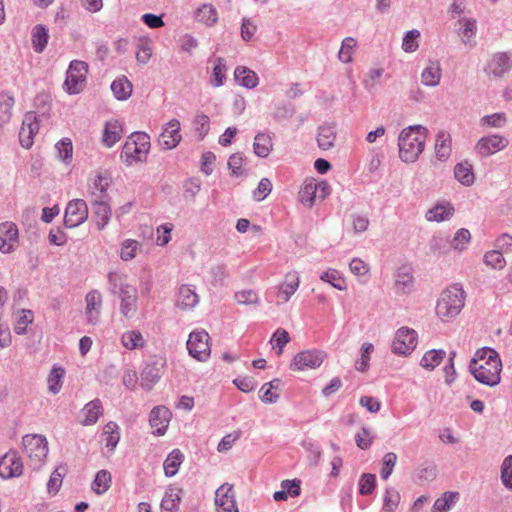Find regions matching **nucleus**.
Segmentation results:
<instances>
[{
    "mask_svg": "<svg viewBox=\"0 0 512 512\" xmlns=\"http://www.w3.org/2000/svg\"><path fill=\"white\" fill-rule=\"evenodd\" d=\"M435 154L438 160L446 161L451 154V137L445 131H440L436 136Z\"/></svg>",
    "mask_w": 512,
    "mask_h": 512,
    "instance_id": "31",
    "label": "nucleus"
},
{
    "mask_svg": "<svg viewBox=\"0 0 512 512\" xmlns=\"http://www.w3.org/2000/svg\"><path fill=\"white\" fill-rule=\"evenodd\" d=\"M195 18L198 22L211 26L217 22L218 14L211 4H204L196 10Z\"/></svg>",
    "mask_w": 512,
    "mask_h": 512,
    "instance_id": "45",
    "label": "nucleus"
},
{
    "mask_svg": "<svg viewBox=\"0 0 512 512\" xmlns=\"http://www.w3.org/2000/svg\"><path fill=\"white\" fill-rule=\"evenodd\" d=\"M330 193L331 187L327 181H316L313 178H307L300 188L299 200L303 205L311 208L316 199L324 200Z\"/></svg>",
    "mask_w": 512,
    "mask_h": 512,
    "instance_id": "5",
    "label": "nucleus"
},
{
    "mask_svg": "<svg viewBox=\"0 0 512 512\" xmlns=\"http://www.w3.org/2000/svg\"><path fill=\"white\" fill-rule=\"evenodd\" d=\"M299 284L300 280L297 272L287 273L284 282L280 285L277 292V304L288 302L291 296L297 291Z\"/></svg>",
    "mask_w": 512,
    "mask_h": 512,
    "instance_id": "20",
    "label": "nucleus"
},
{
    "mask_svg": "<svg viewBox=\"0 0 512 512\" xmlns=\"http://www.w3.org/2000/svg\"><path fill=\"white\" fill-rule=\"evenodd\" d=\"M65 370L62 367L54 366L48 376V390L52 394L60 392L62 387V379L64 377Z\"/></svg>",
    "mask_w": 512,
    "mask_h": 512,
    "instance_id": "50",
    "label": "nucleus"
},
{
    "mask_svg": "<svg viewBox=\"0 0 512 512\" xmlns=\"http://www.w3.org/2000/svg\"><path fill=\"white\" fill-rule=\"evenodd\" d=\"M15 98L8 92H0V127L10 122L13 116Z\"/></svg>",
    "mask_w": 512,
    "mask_h": 512,
    "instance_id": "29",
    "label": "nucleus"
},
{
    "mask_svg": "<svg viewBox=\"0 0 512 512\" xmlns=\"http://www.w3.org/2000/svg\"><path fill=\"white\" fill-rule=\"evenodd\" d=\"M469 370L478 382L491 387L497 385L502 370L498 352L490 347L478 349L470 362Z\"/></svg>",
    "mask_w": 512,
    "mask_h": 512,
    "instance_id": "1",
    "label": "nucleus"
},
{
    "mask_svg": "<svg viewBox=\"0 0 512 512\" xmlns=\"http://www.w3.org/2000/svg\"><path fill=\"white\" fill-rule=\"evenodd\" d=\"M455 178L463 185L470 186L474 183L472 165L467 161L458 163L454 168Z\"/></svg>",
    "mask_w": 512,
    "mask_h": 512,
    "instance_id": "42",
    "label": "nucleus"
},
{
    "mask_svg": "<svg viewBox=\"0 0 512 512\" xmlns=\"http://www.w3.org/2000/svg\"><path fill=\"white\" fill-rule=\"evenodd\" d=\"M235 80L243 87L252 89L258 85L257 74L247 67L238 66L234 71Z\"/></svg>",
    "mask_w": 512,
    "mask_h": 512,
    "instance_id": "32",
    "label": "nucleus"
},
{
    "mask_svg": "<svg viewBox=\"0 0 512 512\" xmlns=\"http://www.w3.org/2000/svg\"><path fill=\"white\" fill-rule=\"evenodd\" d=\"M420 37V32L416 29L408 31L402 42V49L407 53L415 52L418 47V41L417 39Z\"/></svg>",
    "mask_w": 512,
    "mask_h": 512,
    "instance_id": "61",
    "label": "nucleus"
},
{
    "mask_svg": "<svg viewBox=\"0 0 512 512\" xmlns=\"http://www.w3.org/2000/svg\"><path fill=\"white\" fill-rule=\"evenodd\" d=\"M501 481L507 489L512 491V455L505 457L502 462Z\"/></svg>",
    "mask_w": 512,
    "mask_h": 512,
    "instance_id": "60",
    "label": "nucleus"
},
{
    "mask_svg": "<svg viewBox=\"0 0 512 512\" xmlns=\"http://www.w3.org/2000/svg\"><path fill=\"white\" fill-rule=\"evenodd\" d=\"M509 145V140L501 135L484 136L475 145V151L481 157H488L498 151L504 150Z\"/></svg>",
    "mask_w": 512,
    "mask_h": 512,
    "instance_id": "11",
    "label": "nucleus"
},
{
    "mask_svg": "<svg viewBox=\"0 0 512 512\" xmlns=\"http://www.w3.org/2000/svg\"><path fill=\"white\" fill-rule=\"evenodd\" d=\"M418 335L414 329L401 327L396 331L391 350L394 354L409 355L417 345Z\"/></svg>",
    "mask_w": 512,
    "mask_h": 512,
    "instance_id": "7",
    "label": "nucleus"
},
{
    "mask_svg": "<svg viewBox=\"0 0 512 512\" xmlns=\"http://www.w3.org/2000/svg\"><path fill=\"white\" fill-rule=\"evenodd\" d=\"M22 443L25 453L31 460L41 463L47 457L48 442L44 436L38 434L25 435Z\"/></svg>",
    "mask_w": 512,
    "mask_h": 512,
    "instance_id": "9",
    "label": "nucleus"
},
{
    "mask_svg": "<svg viewBox=\"0 0 512 512\" xmlns=\"http://www.w3.org/2000/svg\"><path fill=\"white\" fill-rule=\"evenodd\" d=\"M111 90L118 100L124 101L131 96L132 84L127 77H118L112 82Z\"/></svg>",
    "mask_w": 512,
    "mask_h": 512,
    "instance_id": "39",
    "label": "nucleus"
},
{
    "mask_svg": "<svg viewBox=\"0 0 512 512\" xmlns=\"http://www.w3.org/2000/svg\"><path fill=\"white\" fill-rule=\"evenodd\" d=\"M414 287V278L412 268L408 265H402L397 269L395 275V290L399 294H408Z\"/></svg>",
    "mask_w": 512,
    "mask_h": 512,
    "instance_id": "21",
    "label": "nucleus"
},
{
    "mask_svg": "<svg viewBox=\"0 0 512 512\" xmlns=\"http://www.w3.org/2000/svg\"><path fill=\"white\" fill-rule=\"evenodd\" d=\"M103 414V406L100 399L96 398L88 402L81 410L83 418L80 423L84 426L95 424L99 417Z\"/></svg>",
    "mask_w": 512,
    "mask_h": 512,
    "instance_id": "25",
    "label": "nucleus"
},
{
    "mask_svg": "<svg viewBox=\"0 0 512 512\" xmlns=\"http://www.w3.org/2000/svg\"><path fill=\"white\" fill-rule=\"evenodd\" d=\"M512 68V52H498L488 62L485 72L488 76L500 78Z\"/></svg>",
    "mask_w": 512,
    "mask_h": 512,
    "instance_id": "15",
    "label": "nucleus"
},
{
    "mask_svg": "<svg viewBox=\"0 0 512 512\" xmlns=\"http://www.w3.org/2000/svg\"><path fill=\"white\" fill-rule=\"evenodd\" d=\"M162 376L161 368L156 364H148L141 372V386L151 390Z\"/></svg>",
    "mask_w": 512,
    "mask_h": 512,
    "instance_id": "30",
    "label": "nucleus"
},
{
    "mask_svg": "<svg viewBox=\"0 0 512 512\" xmlns=\"http://www.w3.org/2000/svg\"><path fill=\"white\" fill-rule=\"evenodd\" d=\"M180 500V490L170 489L165 493L161 501V508L167 512H176L178 510Z\"/></svg>",
    "mask_w": 512,
    "mask_h": 512,
    "instance_id": "48",
    "label": "nucleus"
},
{
    "mask_svg": "<svg viewBox=\"0 0 512 512\" xmlns=\"http://www.w3.org/2000/svg\"><path fill=\"white\" fill-rule=\"evenodd\" d=\"M31 36L34 51L42 53L46 48L49 39L47 28L42 24L35 25L32 29Z\"/></svg>",
    "mask_w": 512,
    "mask_h": 512,
    "instance_id": "36",
    "label": "nucleus"
},
{
    "mask_svg": "<svg viewBox=\"0 0 512 512\" xmlns=\"http://www.w3.org/2000/svg\"><path fill=\"white\" fill-rule=\"evenodd\" d=\"M55 148L61 161L69 163L72 160L73 146L70 139L64 138L60 140L55 145Z\"/></svg>",
    "mask_w": 512,
    "mask_h": 512,
    "instance_id": "55",
    "label": "nucleus"
},
{
    "mask_svg": "<svg viewBox=\"0 0 512 512\" xmlns=\"http://www.w3.org/2000/svg\"><path fill=\"white\" fill-rule=\"evenodd\" d=\"M325 354L319 350H307L298 353L291 364L293 370L315 369L321 366Z\"/></svg>",
    "mask_w": 512,
    "mask_h": 512,
    "instance_id": "16",
    "label": "nucleus"
},
{
    "mask_svg": "<svg viewBox=\"0 0 512 512\" xmlns=\"http://www.w3.org/2000/svg\"><path fill=\"white\" fill-rule=\"evenodd\" d=\"M19 244L18 227L13 222H3L0 224V251L2 253H11Z\"/></svg>",
    "mask_w": 512,
    "mask_h": 512,
    "instance_id": "17",
    "label": "nucleus"
},
{
    "mask_svg": "<svg viewBox=\"0 0 512 512\" xmlns=\"http://www.w3.org/2000/svg\"><path fill=\"white\" fill-rule=\"evenodd\" d=\"M39 131V121L35 112L30 111L24 115L19 131V141L23 148L29 149L33 145L34 136Z\"/></svg>",
    "mask_w": 512,
    "mask_h": 512,
    "instance_id": "12",
    "label": "nucleus"
},
{
    "mask_svg": "<svg viewBox=\"0 0 512 512\" xmlns=\"http://www.w3.org/2000/svg\"><path fill=\"white\" fill-rule=\"evenodd\" d=\"M483 261L487 266L494 269H502L506 265V261L499 250H491L484 254Z\"/></svg>",
    "mask_w": 512,
    "mask_h": 512,
    "instance_id": "54",
    "label": "nucleus"
},
{
    "mask_svg": "<svg viewBox=\"0 0 512 512\" xmlns=\"http://www.w3.org/2000/svg\"><path fill=\"white\" fill-rule=\"evenodd\" d=\"M227 66L226 60L222 57H217L214 60L213 71L209 79V83L212 87H220L226 80Z\"/></svg>",
    "mask_w": 512,
    "mask_h": 512,
    "instance_id": "38",
    "label": "nucleus"
},
{
    "mask_svg": "<svg viewBox=\"0 0 512 512\" xmlns=\"http://www.w3.org/2000/svg\"><path fill=\"white\" fill-rule=\"evenodd\" d=\"M88 218V206L83 199L71 200L65 209L64 224L74 228L84 223Z\"/></svg>",
    "mask_w": 512,
    "mask_h": 512,
    "instance_id": "10",
    "label": "nucleus"
},
{
    "mask_svg": "<svg viewBox=\"0 0 512 512\" xmlns=\"http://www.w3.org/2000/svg\"><path fill=\"white\" fill-rule=\"evenodd\" d=\"M149 149V135L144 132H133L122 147L120 159L128 166L144 162Z\"/></svg>",
    "mask_w": 512,
    "mask_h": 512,
    "instance_id": "4",
    "label": "nucleus"
},
{
    "mask_svg": "<svg viewBox=\"0 0 512 512\" xmlns=\"http://www.w3.org/2000/svg\"><path fill=\"white\" fill-rule=\"evenodd\" d=\"M122 345L128 350H134L142 348L145 344V340L138 330L126 331L121 336Z\"/></svg>",
    "mask_w": 512,
    "mask_h": 512,
    "instance_id": "44",
    "label": "nucleus"
},
{
    "mask_svg": "<svg viewBox=\"0 0 512 512\" xmlns=\"http://www.w3.org/2000/svg\"><path fill=\"white\" fill-rule=\"evenodd\" d=\"M34 321V313L30 309H18L15 312L14 332L17 335L27 333V327Z\"/></svg>",
    "mask_w": 512,
    "mask_h": 512,
    "instance_id": "35",
    "label": "nucleus"
},
{
    "mask_svg": "<svg viewBox=\"0 0 512 512\" xmlns=\"http://www.w3.org/2000/svg\"><path fill=\"white\" fill-rule=\"evenodd\" d=\"M193 128L194 131L198 133L199 140H203L210 129L209 117L205 114L197 115L193 121Z\"/></svg>",
    "mask_w": 512,
    "mask_h": 512,
    "instance_id": "62",
    "label": "nucleus"
},
{
    "mask_svg": "<svg viewBox=\"0 0 512 512\" xmlns=\"http://www.w3.org/2000/svg\"><path fill=\"white\" fill-rule=\"evenodd\" d=\"M209 338V334L205 330L191 332L187 340L189 354L199 361H205L211 352Z\"/></svg>",
    "mask_w": 512,
    "mask_h": 512,
    "instance_id": "8",
    "label": "nucleus"
},
{
    "mask_svg": "<svg viewBox=\"0 0 512 512\" xmlns=\"http://www.w3.org/2000/svg\"><path fill=\"white\" fill-rule=\"evenodd\" d=\"M211 283L214 286L223 285L224 280L228 277V272L224 264H218L210 268Z\"/></svg>",
    "mask_w": 512,
    "mask_h": 512,
    "instance_id": "64",
    "label": "nucleus"
},
{
    "mask_svg": "<svg viewBox=\"0 0 512 512\" xmlns=\"http://www.w3.org/2000/svg\"><path fill=\"white\" fill-rule=\"evenodd\" d=\"M441 65L437 60H430L421 74V82L425 86L435 87L441 80Z\"/></svg>",
    "mask_w": 512,
    "mask_h": 512,
    "instance_id": "27",
    "label": "nucleus"
},
{
    "mask_svg": "<svg viewBox=\"0 0 512 512\" xmlns=\"http://www.w3.org/2000/svg\"><path fill=\"white\" fill-rule=\"evenodd\" d=\"M337 137L336 127L334 124H322L317 130V144L321 150H329L335 146Z\"/></svg>",
    "mask_w": 512,
    "mask_h": 512,
    "instance_id": "24",
    "label": "nucleus"
},
{
    "mask_svg": "<svg viewBox=\"0 0 512 512\" xmlns=\"http://www.w3.org/2000/svg\"><path fill=\"white\" fill-rule=\"evenodd\" d=\"M465 292L461 286L455 284L445 289L436 305V314L442 321L455 318L464 307Z\"/></svg>",
    "mask_w": 512,
    "mask_h": 512,
    "instance_id": "3",
    "label": "nucleus"
},
{
    "mask_svg": "<svg viewBox=\"0 0 512 512\" xmlns=\"http://www.w3.org/2000/svg\"><path fill=\"white\" fill-rule=\"evenodd\" d=\"M93 214L96 218V225L99 230L105 228V226L109 223V220L112 215L111 207L109 202L107 203H93L92 206Z\"/></svg>",
    "mask_w": 512,
    "mask_h": 512,
    "instance_id": "40",
    "label": "nucleus"
},
{
    "mask_svg": "<svg viewBox=\"0 0 512 512\" xmlns=\"http://www.w3.org/2000/svg\"><path fill=\"white\" fill-rule=\"evenodd\" d=\"M108 291L112 295L123 296L129 288H135L127 280V275L120 272H109L107 275Z\"/></svg>",
    "mask_w": 512,
    "mask_h": 512,
    "instance_id": "22",
    "label": "nucleus"
},
{
    "mask_svg": "<svg viewBox=\"0 0 512 512\" xmlns=\"http://www.w3.org/2000/svg\"><path fill=\"white\" fill-rule=\"evenodd\" d=\"M136 59L141 64H146L152 56V45L149 39H140L137 45Z\"/></svg>",
    "mask_w": 512,
    "mask_h": 512,
    "instance_id": "58",
    "label": "nucleus"
},
{
    "mask_svg": "<svg viewBox=\"0 0 512 512\" xmlns=\"http://www.w3.org/2000/svg\"><path fill=\"white\" fill-rule=\"evenodd\" d=\"M111 484V474L107 470H100L96 473L94 481L92 482L91 488L92 490L101 495L105 493Z\"/></svg>",
    "mask_w": 512,
    "mask_h": 512,
    "instance_id": "47",
    "label": "nucleus"
},
{
    "mask_svg": "<svg viewBox=\"0 0 512 512\" xmlns=\"http://www.w3.org/2000/svg\"><path fill=\"white\" fill-rule=\"evenodd\" d=\"M140 244L138 241L133 239H126L121 244L120 257L123 261H129L135 258L136 252Z\"/></svg>",
    "mask_w": 512,
    "mask_h": 512,
    "instance_id": "56",
    "label": "nucleus"
},
{
    "mask_svg": "<svg viewBox=\"0 0 512 512\" xmlns=\"http://www.w3.org/2000/svg\"><path fill=\"white\" fill-rule=\"evenodd\" d=\"M215 505L218 512H239L231 484L224 483L216 490Z\"/></svg>",
    "mask_w": 512,
    "mask_h": 512,
    "instance_id": "14",
    "label": "nucleus"
},
{
    "mask_svg": "<svg viewBox=\"0 0 512 512\" xmlns=\"http://www.w3.org/2000/svg\"><path fill=\"white\" fill-rule=\"evenodd\" d=\"M272 147V139L269 134L260 132L255 136L253 150L258 157H268L272 150Z\"/></svg>",
    "mask_w": 512,
    "mask_h": 512,
    "instance_id": "37",
    "label": "nucleus"
},
{
    "mask_svg": "<svg viewBox=\"0 0 512 512\" xmlns=\"http://www.w3.org/2000/svg\"><path fill=\"white\" fill-rule=\"evenodd\" d=\"M120 299V313L125 318H132L135 316L138 309V291L137 288H129L126 290L123 296L119 297Z\"/></svg>",
    "mask_w": 512,
    "mask_h": 512,
    "instance_id": "23",
    "label": "nucleus"
},
{
    "mask_svg": "<svg viewBox=\"0 0 512 512\" xmlns=\"http://www.w3.org/2000/svg\"><path fill=\"white\" fill-rule=\"evenodd\" d=\"M172 417L171 411L163 406L159 405L154 407L149 415V423L154 428V434L157 436H163L169 426Z\"/></svg>",
    "mask_w": 512,
    "mask_h": 512,
    "instance_id": "19",
    "label": "nucleus"
},
{
    "mask_svg": "<svg viewBox=\"0 0 512 512\" xmlns=\"http://www.w3.org/2000/svg\"><path fill=\"white\" fill-rule=\"evenodd\" d=\"M445 356L446 352L442 349L429 350L423 355L420 365L427 370H433L443 361Z\"/></svg>",
    "mask_w": 512,
    "mask_h": 512,
    "instance_id": "43",
    "label": "nucleus"
},
{
    "mask_svg": "<svg viewBox=\"0 0 512 512\" xmlns=\"http://www.w3.org/2000/svg\"><path fill=\"white\" fill-rule=\"evenodd\" d=\"M507 118L505 113L497 112L490 115H485L480 119L482 127L502 128L505 126Z\"/></svg>",
    "mask_w": 512,
    "mask_h": 512,
    "instance_id": "53",
    "label": "nucleus"
},
{
    "mask_svg": "<svg viewBox=\"0 0 512 512\" xmlns=\"http://www.w3.org/2000/svg\"><path fill=\"white\" fill-rule=\"evenodd\" d=\"M23 464L15 451L7 452L0 458V477L9 479L22 474Z\"/></svg>",
    "mask_w": 512,
    "mask_h": 512,
    "instance_id": "18",
    "label": "nucleus"
},
{
    "mask_svg": "<svg viewBox=\"0 0 512 512\" xmlns=\"http://www.w3.org/2000/svg\"><path fill=\"white\" fill-rule=\"evenodd\" d=\"M122 134L123 128L120 121H107L102 134V142L106 147L111 148L121 139Z\"/></svg>",
    "mask_w": 512,
    "mask_h": 512,
    "instance_id": "26",
    "label": "nucleus"
},
{
    "mask_svg": "<svg viewBox=\"0 0 512 512\" xmlns=\"http://www.w3.org/2000/svg\"><path fill=\"white\" fill-rule=\"evenodd\" d=\"M376 487V476L371 473H364L359 479V493L361 495H370Z\"/></svg>",
    "mask_w": 512,
    "mask_h": 512,
    "instance_id": "57",
    "label": "nucleus"
},
{
    "mask_svg": "<svg viewBox=\"0 0 512 512\" xmlns=\"http://www.w3.org/2000/svg\"><path fill=\"white\" fill-rule=\"evenodd\" d=\"M323 282L331 284L334 288L343 291L346 289L345 280L341 277L340 273L335 269H328L320 275Z\"/></svg>",
    "mask_w": 512,
    "mask_h": 512,
    "instance_id": "52",
    "label": "nucleus"
},
{
    "mask_svg": "<svg viewBox=\"0 0 512 512\" xmlns=\"http://www.w3.org/2000/svg\"><path fill=\"white\" fill-rule=\"evenodd\" d=\"M453 212L454 207L450 203H439L429 209L425 217L428 221L441 222L448 220L453 215Z\"/></svg>",
    "mask_w": 512,
    "mask_h": 512,
    "instance_id": "33",
    "label": "nucleus"
},
{
    "mask_svg": "<svg viewBox=\"0 0 512 512\" xmlns=\"http://www.w3.org/2000/svg\"><path fill=\"white\" fill-rule=\"evenodd\" d=\"M427 129L421 125H412L403 129L398 137L399 157L406 163L415 162L422 153Z\"/></svg>",
    "mask_w": 512,
    "mask_h": 512,
    "instance_id": "2",
    "label": "nucleus"
},
{
    "mask_svg": "<svg viewBox=\"0 0 512 512\" xmlns=\"http://www.w3.org/2000/svg\"><path fill=\"white\" fill-rule=\"evenodd\" d=\"M461 28L462 41L465 44H469L471 39L475 37L477 32V22L472 18H462L459 20Z\"/></svg>",
    "mask_w": 512,
    "mask_h": 512,
    "instance_id": "51",
    "label": "nucleus"
},
{
    "mask_svg": "<svg viewBox=\"0 0 512 512\" xmlns=\"http://www.w3.org/2000/svg\"><path fill=\"white\" fill-rule=\"evenodd\" d=\"M184 460V455L179 449H173L166 457L163 468L167 477H173L177 474L179 467Z\"/></svg>",
    "mask_w": 512,
    "mask_h": 512,
    "instance_id": "34",
    "label": "nucleus"
},
{
    "mask_svg": "<svg viewBox=\"0 0 512 512\" xmlns=\"http://www.w3.org/2000/svg\"><path fill=\"white\" fill-rule=\"evenodd\" d=\"M355 46L356 41L352 37H347L343 40L341 49L338 53V57L343 63H349L352 60V51Z\"/></svg>",
    "mask_w": 512,
    "mask_h": 512,
    "instance_id": "63",
    "label": "nucleus"
},
{
    "mask_svg": "<svg viewBox=\"0 0 512 512\" xmlns=\"http://www.w3.org/2000/svg\"><path fill=\"white\" fill-rule=\"evenodd\" d=\"M397 455L394 452H388L383 456L382 469L380 476L382 479L387 480L393 472V469L397 462Z\"/></svg>",
    "mask_w": 512,
    "mask_h": 512,
    "instance_id": "59",
    "label": "nucleus"
},
{
    "mask_svg": "<svg viewBox=\"0 0 512 512\" xmlns=\"http://www.w3.org/2000/svg\"><path fill=\"white\" fill-rule=\"evenodd\" d=\"M177 306L182 309H190L199 303V296L189 285H182L178 291Z\"/></svg>",
    "mask_w": 512,
    "mask_h": 512,
    "instance_id": "28",
    "label": "nucleus"
},
{
    "mask_svg": "<svg viewBox=\"0 0 512 512\" xmlns=\"http://www.w3.org/2000/svg\"><path fill=\"white\" fill-rule=\"evenodd\" d=\"M104 442L106 447L114 450L120 440L119 426L113 422H108L103 429Z\"/></svg>",
    "mask_w": 512,
    "mask_h": 512,
    "instance_id": "46",
    "label": "nucleus"
},
{
    "mask_svg": "<svg viewBox=\"0 0 512 512\" xmlns=\"http://www.w3.org/2000/svg\"><path fill=\"white\" fill-rule=\"evenodd\" d=\"M458 492H445L433 504L432 512H448L457 502Z\"/></svg>",
    "mask_w": 512,
    "mask_h": 512,
    "instance_id": "41",
    "label": "nucleus"
},
{
    "mask_svg": "<svg viewBox=\"0 0 512 512\" xmlns=\"http://www.w3.org/2000/svg\"><path fill=\"white\" fill-rule=\"evenodd\" d=\"M88 73V64L85 61H71L66 73L64 88L69 94H78L81 92L86 81Z\"/></svg>",
    "mask_w": 512,
    "mask_h": 512,
    "instance_id": "6",
    "label": "nucleus"
},
{
    "mask_svg": "<svg viewBox=\"0 0 512 512\" xmlns=\"http://www.w3.org/2000/svg\"><path fill=\"white\" fill-rule=\"evenodd\" d=\"M401 500V495L394 487H388L383 497V510L395 512Z\"/></svg>",
    "mask_w": 512,
    "mask_h": 512,
    "instance_id": "49",
    "label": "nucleus"
},
{
    "mask_svg": "<svg viewBox=\"0 0 512 512\" xmlns=\"http://www.w3.org/2000/svg\"><path fill=\"white\" fill-rule=\"evenodd\" d=\"M180 129L181 125L177 119H172L166 123L158 139L159 145L164 150L174 149L182 139Z\"/></svg>",
    "mask_w": 512,
    "mask_h": 512,
    "instance_id": "13",
    "label": "nucleus"
}]
</instances>
